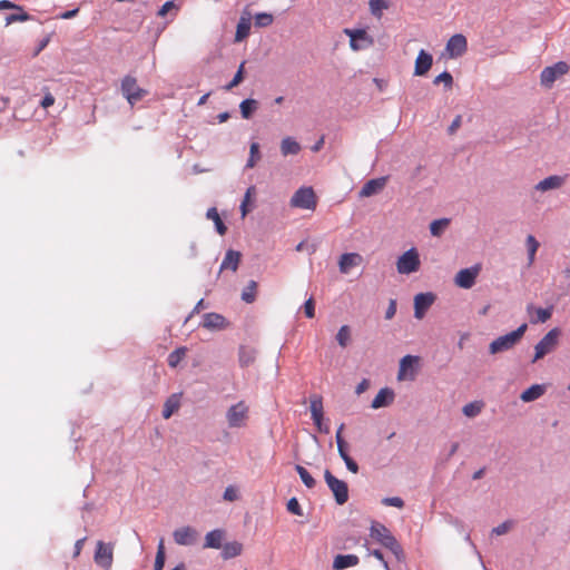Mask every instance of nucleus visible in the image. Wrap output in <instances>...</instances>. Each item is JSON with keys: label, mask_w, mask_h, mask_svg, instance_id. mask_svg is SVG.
<instances>
[{"label": "nucleus", "mask_w": 570, "mask_h": 570, "mask_svg": "<svg viewBox=\"0 0 570 570\" xmlns=\"http://www.w3.org/2000/svg\"><path fill=\"white\" fill-rule=\"evenodd\" d=\"M343 430H344V424H341L340 428L336 431L335 439H336V443H337V450H338L340 456L345 462L346 468L348 469V471H351L352 473H357L358 472V465L348 455V453L346 451V442L344 441V439L342 436Z\"/></svg>", "instance_id": "obj_14"}, {"label": "nucleus", "mask_w": 570, "mask_h": 570, "mask_svg": "<svg viewBox=\"0 0 570 570\" xmlns=\"http://www.w3.org/2000/svg\"><path fill=\"white\" fill-rule=\"evenodd\" d=\"M435 296L432 293H420L414 297V316L422 320L426 311L434 303Z\"/></svg>", "instance_id": "obj_16"}, {"label": "nucleus", "mask_w": 570, "mask_h": 570, "mask_svg": "<svg viewBox=\"0 0 570 570\" xmlns=\"http://www.w3.org/2000/svg\"><path fill=\"white\" fill-rule=\"evenodd\" d=\"M461 124L462 117L459 115L453 119L452 124L450 125L449 132L454 134L460 128Z\"/></svg>", "instance_id": "obj_60"}, {"label": "nucleus", "mask_w": 570, "mask_h": 570, "mask_svg": "<svg viewBox=\"0 0 570 570\" xmlns=\"http://www.w3.org/2000/svg\"><path fill=\"white\" fill-rule=\"evenodd\" d=\"M512 523L511 522H503L499 524L498 527L493 528L492 533L497 535H502L507 533L511 529Z\"/></svg>", "instance_id": "obj_55"}, {"label": "nucleus", "mask_w": 570, "mask_h": 570, "mask_svg": "<svg viewBox=\"0 0 570 570\" xmlns=\"http://www.w3.org/2000/svg\"><path fill=\"white\" fill-rule=\"evenodd\" d=\"M289 204L294 208L315 210L317 197L312 187H301L294 193Z\"/></svg>", "instance_id": "obj_5"}, {"label": "nucleus", "mask_w": 570, "mask_h": 570, "mask_svg": "<svg viewBox=\"0 0 570 570\" xmlns=\"http://www.w3.org/2000/svg\"><path fill=\"white\" fill-rule=\"evenodd\" d=\"M257 283L250 281L242 293V299L246 303H253L256 298Z\"/></svg>", "instance_id": "obj_41"}, {"label": "nucleus", "mask_w": 570, "mask_h": 570, "mask_svg": "<svg viewBox=\"0 0 570 570\" xmlns=\"http://www.w3.org/2000/svg\"><path fill=\"white\" fill-rule=\"evenodd\" d=\"M382 503L387 507H395L402 509L404 507V501L400 497H391L384 498Z\"/></svg>", "instance_id": "obj_52"}, {"label": "nucleus", "mask_w": 570, "mask_h": 570, "mask_svg": "<svg viewBox=\"0 0 570 570\" xmlns=\"http://www.w3.org/2000/svg\"><path fill=\"white\" fill-rule=\"evenodd\" d=\"M564 184V178L558 175L549 176L541 181H539L535 186L537 190L547 191L550 189L560 188Z\"/></svg>", "instance_id": "obj_26"}, {"label": "nucleus", "mask_w": 570, "mask_h": 570, "mask_svg": "<svg viewBox=\"0 0 570 570\" xmlns=\"http://www.w3.org/2000/svg\"><path fill=\"white\" fill-rule=\"evenodd\" d=\"M393 400H394V392L389 387H384L379 391V393L372 401L371 406L373 409L384 407V406H387L389 404H391L393 402Z\"/></svg>", "instance_id": "obj_24"}, {"label": "nucleus", "mask_w": 570, "mask_h": 570, "mask_svg": "<svg viewBox=\"0 0 570 570\" xmlns=\"http://www.w3.org/2000/svg\"><path fill=\"white\" fill-rule=\"evenodd\" d=\"M257 108L258 102L255 99H245L239 105L240 114L244 119H249Z\"/></svg>", "instance_id": "obj_37"}, {"label": "nucleus", "mask_w": 570, "mask_h": 570, "mask_svg": "<svg viewBox=\"0 0 570 570\" xmlns=\"http://www.w3.org/2000/svg\"><path fill=\"white\" fill-rule=\"evenodd\" d=\"M180 407V395L171 394L165 402L163 409V417L169 419Z\"/></svg>", "instance_id": "obj_30"}, {"label": "nucleus", "mask_w": 570, "mask_h": 570, "mask_svg": "<svg viewBox=\"0 0 570 570\" xmlns=\"http://www.w3.org/2000/svg\"><path fill=\"white\" fill-rule=\"evenodd\" d=\"M445 50L449 53L450 58L461 57L468 50L466 38L461 33L452 36L446 42Z\"/></svg>", "instance_id": "obj_15"}, {"label": "nucleus", "mask_w": 570, "mask_h": 570, "mask_svg": "<svg viewBox=\"0 0 570 570\" xmlns=\"http://www.w3.org/2000/svg\"><path fill=\"white\" fill-rule=\"evenodd\" d=\"M304 312H305L306 317H308V318H313L315 316V303L312 297L305 302Z\"/></svg>", "instance_id": "obj_53"}, {"label": "nucleus", "mask_w": 570, "mask_h": 570, "mask_svg": "<svg viewBox=\"0 0 570 570\" xmlns=\"http://www.w3.org/2000/svg\"><path fill=\"white\" fill-rule=\"evenodd\" d=\"M55 104V97L51 92L47 91L42 100L40 101V106L45 109L51 107Z\"/></svg>", "instance_id": "obj_56"}, {"label": "nucleus", "mask_w": 570, "mask_h": 570, "mask_svg": "<svg viewBox=\"0 0 570 570\" xmlns=\"http://www.w3.org/2000/svg\"><path fill=\"white\" fill-rule=\"evenodd\" d=\"M239 364L243 367L249 366L256 358V351L249 346H240L238 352Z\"/></svg>", "instance_id": "obj_31"}, {"label": "nucleus", "mask_w": 570, "mask_h": 570, "mask_svg": "<svg viewBox=\"0 0 570 570\" xmlns=\"http://www.w3.org/2000/svg\"><path fill=\"white\" fill-rule=\"evenodd\" d=\"M559 336L560 330L558 327L550 330L534 346V356L532 358V363L538 362L547 354L553 352L558 346Z\"/></svg>", "instance_id": "obj_4"}, {"label": "nucleus", "mask_w": 570, "mask_h": 570, "mask_svg": "<svg viewBox=\"0 0 570 570\" xmlns=\"http://www.w3.org/2000/svg\"><path fill=\"white\" fill-rule=\"evenodd\" d=\"M358 557L355 554H338L334 558L333 568L335 570H343L358 564Z\"/></svg>", "instance_id": "obj_27"}, {"label": "nucleus", "mask_w": 570, "mask_h": 570, "mask_svg": "<svg viewBox=\"0 0 570 570\" xmlns=\"http://www.w3.org/2000/svg\"><path fill=\"white\" fill-rule=\"evenodd\" d=\"M287 510L288 512H291L292 514H295V515H303V510H302V507L298 502V500L296 498H292L288 500L287 502Z\"/></svg>", "instance_id": "obj_51"}, {"label": "nucleus", "mask_w": 570, "mask_h": 570, "mask_svg": "<svg viewBox=\"0 0 570 570\" xmlns=\"http://www.w3.org/2000/svg\"><path fill=\"white\" fill-rule=\"evenodd\" d=\"M420 362L419 356L405 355L400 361V367L397 373V379L400 381L403 380H414L415 379V365Z\"/></svg>", "instance_id": "obj_13"}, {"label": "nucleus", "mask_w": 570, "mask_h": 570, "mask_svg": "<svg viewBox=\"0 0 570 570\" xmlns=\"http://www.w3.org/2000/svg\"><path fill=\"white\" fill-rule=\"evenodd\" d=\"M544 392H546L544 385L534 384V385H531L529 389L524 390L521 393L520 399L523 402H532V401L541 397L544 394Z\"/></svg>", "instance_id": "obj_29"}, {"label": "nucleus", "mask_w": 570, "mask_h": 570, "mask_svg": "<svg viewBox=\"0 0 570 570\" xmlns=\"http://www.w3.org/2000/svg\"><path fill=\"white\" fill-rule=\"evenodd\" d=\"M222 548H223L222 557L225 560L239 556L243 550L242 543H239L237 541L228 542V543L222 546Z\"/></svg>", "instance_id": "obj_33"}, {"label": "nucleus", "mask_w": 570, "mask_h": 570, "mask_svg": "<svg viewBox=\"0 0 570 570\" xmlns=\"http://www.w3.org/2000/svg\"><path fill=\"white\" fill-rule=\"evenodd\" d=\"M242 254L234 249H228L220 264V271L230 269L236 272L240 262Z\"/></svg>", "instance_id": "obj_25"}, {"label": "nucleus", "mask_w": 570, "mask_h": 570, "mask_svg": "<svg viewBox=\"0 0 570 570\" xmlns=\"http://www.w3.org/2000/svg\"><path fill=\"white\" fill-rule=\"evenodd\" d=\"M173 537L179 546H193L197 541L198 532L191 527H181L174 531Z\"/></svg>", "instance_id": "obj_18"}, {"label": "nucleus", "mask_w": 570, "mask_h": 570, "mask_svg": "<svg viewBox=\"0 0 570 570\" xmlns=\"http://www.w3.org/2000/svg\"><path fill=\"white\" fill-rule=\"evenodd\" d=\"M368 386H370V381L366 379H363L356 386V390H355L356 394L360 395V394L364 393L368 389Z\"/></svg>", "instance_id": "obj_61"}, {"label": "nucleus", "mask_w": 570, "mask_h": 570, "mask_svg": "<svg viewBox=\"0 0 570 570\" xmlns=\"http://www.w3.org/2000/svg\"><path fill=\"white\" fill-rule=\"evenodd\" d=\"M206 217L214 222L216 230L219 235H225L227 232V227L222 220L217 209L215 207H212L207 210Z\"/></svg>", "instance_id": "obj_34"}, {"label": "nucleus", "mask_w": 570, "mask_h": 570, "mask_svg": "<svg viewBox=\"0 0 570 570\" xmlns=\"http://www.w3.org/2000/svg\"><path fill=\"white\" fill-rule=\"evenodd\" d=\"M224 500L226 501H235L237 500V490L234 487H227L224 491Z\"/></svg>", "instance_id": "obj_54"}, {"label": "nucleus", "mask_w": 570, "mask_h": 570, "mask_svg": "<svg viewBox=\"0 0 570 570\" xmlns=\"http://www.w3.org/2000/svg\"><path fill=\"white\" fill-rule=\"evenodd\" d=\"M225 532L220 529L208 532L205 537L204 548L219 549L224 540Z\"/></svg>", "instance_id": "obj_28"}, {"label": "nucleus", "mask_w": 570, "mask_h": 570, "mask_svg": "<svg viewBox=\"0 0 570 570\" xmlns=\"http://www.w3.org/2000/svg\"><path fill=\"white\" fill-rule=\"evenodd\" d=\"M226 320L217 313H207L203 317V326L208 330H223L226 327Z\"/></svg>", "instance_id": "obj_23"}, {"label": "nucleus", "mask_w": 570, "mask_h": 570, "mask_svg": "<svg viewBox=\"0 0 570 570\" xmlns=\"http://www.w3.org/2000/svg\"><path fill=\"white\" fill-rule=\"evenodd\" d=\"M186 354H187V347L181 346V347L176 348L168 355V360H167L168 365L170 367H176L180 363V361L186 356Z\"/></svg>", "instance_id": "obj_39"}, {"label": "nucleus", "mask_w": 570, "mask_h": 570, "mask_svg": "<svg viewBox=\"0 0 570 570\" xmlns=\"http://www.w3.org/2000/svg\"><path fill=\"white\" fill-rule=\"evenodd\" d=\"M324 479L327 487L333 492L336 503L340 505L346 503L348 500V488L346 482L334 476L330 470H325Z\"/></svg>", "instance_id": "obj_9"}, {"label": "nucleus", "mask_w": 570, "mask_h": 570, "mask_svg": "<svg viewBox=\"0 0 570 570\" xmlns=\"http://www.w3.org/2000/svg\"><path fill=\"white\" fill-rule=\"evenodd\" d=\"M28 20H30V16L22 10V11H20V13H12V14L7 16L6 24L9 26L13 22H18V21L24 22Z\"/></svg>", "instance_id": "obj_49"}, {"label": "nucleus", "mask_w": 570, "mask_h": 570, "mask_svg": "<svg viewBox=\"0 0 570 570\" xmlns=\"http://www.w3.org/2000/svg\"><path fill=\"white\" fill-rule=\"evenodd\" d=\"M480 271L479 265L459 271L454 278L455 285L465 289L471 288L475 284Z\"/></svg>", "instance_id": "obj_12"}, {"label": "nucleus", "mask_w": 570, "mask_h": 570, "mask_svg": "<svg viewBox=\"0 0 570 570\" xmlns=\"http://www.w3.org/2000/svg\"><path fill=\"white\" fill-rule=\"evenodd\" d=\"M482 407H483V403L475 401V402L465 404L463 406L462 411L465 416L474 417L482 411Z\"/></svg>", "instance_id": "obj_43"}, {"label": "nucleus", "mask_w": 570, "mask_h": 570, "mask_svg": "<svg viewBox=\"0 0 570 570\" xmlns=\"http://www.w3.org/2000/svg\"><path fill=\"white\" fill-rule=\"evenodd\" d=\"M386 177H380L366 181L360 190V197H371L380 193L386 185Z\"/></svg>", "instance_id": "obj_22"}, {"label": "nucleus", "mask_w": 570, "mask_h": 570, "mask_svg": "<svg viewBox=\"0 0 570 570\" xmlns=\"http://www.w3.org/2000/svg\"><path fill=\"white\" fill-rule=\"evenodd\" d=\"M371 554L376 558L377 560H380L385 567H387V563L386 561L384 560V557H383V553L380 551V550H373L371 552Z\"/></svg>", "instance_id": "obj_64"}, {"label": "nucleus", "mask_w": 570, "mask_h": 570, "mask_svg": "<svg viewBox=\"0 0 570 570\" xmlns=\"http://www.w3.org/2000/svg\"><path fill=\"white\" fill-rule=\"evenodd\" d=\"M2 9H12V10L22 11L21 6H18L9 0H0V10H2Z\"/></svg>", "instance_id": "obj_58"}, {"label": "nucleus", "mask_w": 570, "mask_h": 570, "mask_svg": "<svg viewBox=\"0 0 570 570\" xmlns=\"http://www.w3.org/2000/svg\"><path fill=\"white\" fill-rule=\"evenodd\" d=\"M368 6L371 13L379 19L382 17L383 10L390 7L387 0H370Z\"/></svg>", "instance_id": "obj_40"}, {"label": "nucleus", "mask_w": 570, "mask_h": 570, "mask_svg": "<svg viewBox=\"0 0 570 570\" xmlns=\"http://www.w3.org/2000/svg\"><path fill=\"white\" fill-rule=\"evenodd\" d=\"M301 151V145L292 137H285L281 142V153L283 156L297 155Z\"/></svg>", "instance_id": "obj_32"}, {"label": "nucleus", "mask_w": 570, "mask_h": 570, "mask_svg": "<svg viewBox=\"0 0 570 570\" xmlns=\"http://www.w3.org/2000/svg\"><path fill=\"white\" fill-rule=\"evenodd\" d=\"M336 340L342 347H346L351 340V331L347 325H343L336 335Z\"/></svg>", "instance_id": "obj_45"}, {"label": "nucleus", "mask_w": 570, "mask_h": 570, "mask_svg": "<svg viewBox=\"0 0 570 570\" xmlns=\"http://www.w3.org/2000/svg\"><path fill=\"white\" fill-rule=\"evenodd\" d=\"M421 261L416 248H410L403 253L396 262V269L400 274L409 275L420 269Z\"/></svg>", "instance_id": "obj_7"}, {"label": "nucleus", "mask_w": 570, "mask_h": 570, "mask_svg": "<svg viewBox=\"0 0 570 570\" xmlns=\"http://www.w3.org/2000/svg\"><path fill=\"white\" fill-rule=\"evenodd\" d=\"M85 541H86V538H81L79 540L76 541L75 543V553L73 556L75 557H78L83 548V544H85Z\"/></svg>", "instance_id": "obj_62"}, {"label": "nucleus", "mask_w": 570, "mask_h": 570, "mask_svg": "<svg viewBox=\"0 0 570 570\" xmlns=\"http://www.w3.org/2000/svg\"><path fill=\"white\" fill-rule=\"evenodd\" d=\"M525 246L528 249V266H532L535 261V254L540 244L533 235H528L525 239Z\"/></svg>", "instance_id": "obj_36"}, {"label": "nucleus", "mask_w": 570, "mask_h": 570, "mask_svg": "<svg viewBox=\"0 0 570 570\" xmlns=\"http://www.w3.org/2000/svg\"><path fill=\"white\" fill-rule=\"evenodd\" d=\"M371 538L381 543L384 548L389 549L397 560L404 558V552L392 532L382 523H374L371 527Z\"/></svg>", "instance_id": "obj_1"}, {"label": "nucleus", "mask_w": 570, "mask_h": 570, "mask_svg": "<svg viewBox=\"0 0 570 570\" xmlns=\"http://www.w3.org/2000/svg\"><path fill=\"white\" fill-rule=\"evenodd\" d=\"M255 193H256V189H255V187H254V186H250L249 188H247V190H246V194H245V197H244L243 202H245V203L249 204V203H250V200H252V197L255 195Z\"/></svg>", "instance_id": "obj_63"}, {"label": "nucleus", "mask_w": 570, "mask_h": 570, "mask_svg": "<svg viewBox=\"0 0 570 570\" xmlns=\"http://www.w3.org/2000/svg\"><path fill=\"white\" fill-rule=\"evenodd\" d=\"M569 72V66L564 61H558L553 66L546 67L540 75V82L546 88H551L557 79Z\"/></svg>", "instance_id": "obj_10"}, {"label": "nucleus", "mask_w": 570, "mask_h": 570, "mask_svg": "<svg viewBox=\"0 0 570 570\" xmlns=\"http://www.w3.org/2000/svg\"><path fill=\"white\" fill-rule=\"evenodd\" d=\"M114 542L97 541L94 554L95 563L105 570H110L114 563Z\"/></svg>", "instance_id": "obj_6"}, {"label": "nucleus", "mask_w": 570, "mask_h": 570, "mask_svg": "<svg viewBox=\"0 0 570 570\" xmlns=\"http://www.w3.org/2000/svg\"><path fill=\"white\" fill-rule=\"evenodd\" d=\"M121 92L130 106H134L147 95V91L137 85V79L132 76L124 77Z\"/></svg>", "instance_id": "obj_8"}, {"label": "nucleus", "mask_w": 570, "mask_h": 570, "mask_svg": "<svg viewBox=\"0 0 570 570\" xmlns=\"http://www.w3.org/2000/svg\"><path fill=\"white\" fill-rule=\"evenodd\" d=\"M164 564H165V548H164V541L160 540L158 550H157V554H156V559H155L154 570H163Z\"/></svg>", "instance_id": "obj_47"}, {"label": "nucleus", "mask_w": 570, "mask_h": 570, "mask_svg": "<svg viewBox=\"0 0 570 570\" xmlns=\"http://www.w3.org/2000/svg\"><path fill=\"white\" fill-rule=\"evenodd\" d=\"M528 325L524 323L520 325L515 331H512L505 335L499 336L495 338L489 346V351L491 354L501 353L504 351L511 350L515 344H518L523 337Z\"/></svg>", "instance_id": "obj_2"}, {"label": "nucleus", "mask_w": 570, "mask_h": 570, "mask_svg": "<svg viewBox=\"0 0 570 570\" xmlns=\"http://www.w3.org/2000/svg\"><path fill=\"white\" fill-rule=\"evenodd\" d=\"M363 257L358 253H345L341 255L338 268L342 274H347L352 268L360 266Z\"/></svg>", "instance_id": "obj_20"}, {"label": "nucleus", "mask_w": 570, "mask_h": 570, "mask_svg": "<svg viewBox=\"0 0 570 570\" xmlns=\"http://www.w3.org/2000/svg\"><path fill=\"white\" fill-rule=\"evenodd\" d=\"M395 313H396V301L395 299H391L390 304H389V307H387V309L385 312V318L386 320L393 318Z\"/></svg>", "instance_id": "obj_59"}, {"label": "nucleus", "mask_w": 570, "mask_h": 570, "mask_svg": "<svg viewBox=\"0 0 570 570\" xmlns=\"http://www.w3.org/2000/svg\"><path fill=\"white\" fill-rule=\"evenodd\" d=\"M311 414L314 421V424L317 426L320 432H328L327 426H323V401L318 395H314L311 397Z\"/></svg>", "instance_id": "obj_19"}, {"label": "nucleus", "mask_w": 570, "mask_h": 570, "mask_svg": "<svg viewBox=\"0 0 570 570\" xmlns=\"http://www.w3.org/2000/svg\"><path fill=\"white\" fill-rule=\"evenodd\" d=\"M273 16L271 13L262 12L255 16V26L263 28L273 23Z\"/></svg>", "instance_id": "obj_48"}, {"label": "nucleus", "mask_w": 570, "mask_h": 570, "mask_svg": "<svg viewBox=\"0 0 570 570\" xmlns=\"http://www.w3.org/2000/svg\"><path fill=\"white\" fill-rule=\"evenodd\" d=\"M296 472L298 473L302 482L307 487L308 489H312L315 487L316 482L314 478L309 474V472L302 465L295 466Z\"/></svg>", "instance_id": "obj_42"}, {"label": "nucleus", "mask_w": 570, "mask_h": 570, "mask_svg": "<svg viewBox=\"0 0 570 570\" xmlns=\"http://www.w3.org/2000/svg\"><path fill=\"white\" fill-rule=\"evenodd\" d=\"M250 30V21L248 18L242 17L235 33V41L240 42L248 37Z\"/></svg>", "instance_id": "obj_35"}, {"label": "nucleus", "mask_w": 570, "mask_h": 570, "mask_svg": "<svg viewBox=\"0 0 570 570\" xmlns=\"http://www.w3.org/2000/svg\"><path fill=\"white\" fill-rule=\"evenodd\" d=\"M449 224H450V219H448V218H441V219L433 220L430 224V232L433 236L439 237L448 228Z\"/></svg>", "instance_id": "obj_38"}, {"label": "nucleus", "mask_w": 570, "mask_h": 570, "mask_svg": "<svg viewBox=\"0 0 570 570\" xmlns=\"http://www.w3.org/2000/svg\"><path fill=\"white\" fill-rule=\"evenodd\" d=\"M175 8H176V6H175L174 1H167L158 10V16L165 17L171 9H175Z\"/></svg>", "instance_id": "obj_57"}, {"label": "nucleus", "mask_w": 570, "mask_h": 570, "mask_svg": "<svg viewBox=\"0 0 570 570\" xmlns=\"http://www.w3.org/2000/svg\"><path fill=\"white\" fill-rule=\"evenodd\" d=\"M433 63V57L425 50H420L414 65V75L424 76L429 72Z\"/></svg>", "instance_id": "obj_21"}, {"label": "nucleus", "mask_w": 570, "mask_h": 570, "mask_svg": "<svg viewBox=\"0 0 570 570\" xmlns=\"http://www.w3.org/2000/svg\"><path fill=\"white\" fill-rule=\"evenodd\" d=\"M249 419V406L245 401H239L226 411V421L230 429L246 426Z\"/></svg>", "instance_id": "obj_3"}, {"label": "nucleus", "mask_w": 570, "mask_h": 570, "mask_svg": "<svg viewBox=\"0 0 570 570\" xmlns=\"http://www.w3.org/2000/svg\"><path fill=\"white\" fill-rule=\"evenodd\" d=\"M261 159L259 154V145L258 142H252L249 148V158L247 160L246 167L253 168L255 167L256 163Z\"/></svg>", "instance_id": "obj_44"}, {"label": "nucleus", "mask_w": 570, "mask_h": 570, "mask_svg": "<svg viewBox=\"0 0 570 570\" xmlns=\"http://www.w3.org/2000/svg\"><path fill=\"white\" fill-rule=\"evenodd\" d=\"M350 37V47L353 51H360L374 45V39L364 29H344Z\"/></svg>", "instance_id": "obj_11"}, {"label": "nucleus", "mask_w": 570, "mask_h": 570, "mask_svg": "<svg viewBox=\"0 0 570 570\" xmlns=\"http://www.w3.org/2000/svg\"><path fill=\"white\" fill-rule=\"evenodd\" d=\"M553 313V306L547 308L535 307L533 304L527 305V314L531 324L546 323Z\"/></svg>", "instance_id": "obj_17"}, {"label": "nucleus", "mask_w": 570, "mask_h": 570, "mask_svg": "<svg viewBox=\"0 0 570 570\" xmlns=\"http://www.w3.org/2000/svg\"><path fill=\"white\" fill-rule=\"evenodd\" d=\"M433 82L434 85H439L442 82L446 88L450 89L453 85V77L450 72L443 71L442 73L435 77Z\"/></svg>", "instance_id": "obj_50"}, {"label": "nucleus", "mask_w": 570, "mask_h": 570, "mask_svg": "<svg viewBox=\"0 0 570 570\" xmlns=\"http://www.w3.org/2000/svg\"><path fill=\"white\" fill-rule=\"evenodd\" d=\"M244 67H245V61H243L237 70V72L235 73L233 80L225 86V90H232L234 87L238 86L243 80H244Z\"/></svg>", "instance_id": "obj_46"}]
</instances>
